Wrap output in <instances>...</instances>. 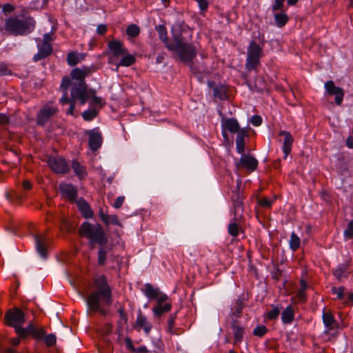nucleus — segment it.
<instances>
[{
    "instance_id": "obj_1",
    "label": "nucleus",
    "mask_w": 353,
    "mask_h": 353,
    "mask_svg": "<svg viewBox=\"0 0 353 353\" xmlns=\"http://www.w3.org/2000/svg\"><path fill=\"white\" fill-rule=\"evenodd\" d=\"M86 302L91 312L107 315L112 302L111 288H97L96 291L88 295Z\"/></svg>"
},
{
    "instance_id": "obj_2",
    "label": "nucleus",
    "mask_w": 353,
    "mask_h": 353,
    "mask_svg": "<svg viewBox=\"0 0 353 353\" xmlns=\"http://www.w3.org/2000/svg\"><path fill=\"white\" fill-rule=\"evenodd\" d=\"M168 49L174 52L179 59L188 65H189L196 56V46L186 41L181 32L176 31L173 32L172 45L168 46Z\"/></svg>"
},
{
    "instance_id": "obj_3",
    "label": "nucleus",
    "mask_w": 353,
    "mask_h": 353,
    "mask_svg": "<svg viewBox=\"0 0 353 353\" xmlns=\"http://www.w3.org/2000/svg\"><path fill=\"white\" fill-rule=\"evenodd\" d=\"M79 234L88 239V245L91 248H94L96 244L99 246H105L108 243L107 235L99 223L83 222L79 228Z\"/></svg>"
},
{
    "instance_id": "obj_4",
    "label": "nucleus",
    "mask_w": 353,
    "mask_h": 353,
    "mask_svg": "<svg viewBox=\"0 0 353 353\" xmlns=\"http://www.w3.org/2000/svg\"><path fill=\"white\" fill-rule=\"evenodd\" d=\"M35 27V21L30 17L27 16L23 19L18 17H11L6 19L4 29L8 34L14 36H21L31 32Z\"/></svg>"
},
{
    "instance_id": "obj_5",
    "label": "nucleus",
    "mask_w": 353,
    "mask_h": 353,
    "mask_svg": "<svg viewBox=\"0 0 353 353\" xmlns=\"http://www.w3.org/2000/svg\"><path fill=\"white\" fill-rule=\"evenodd\" d=\"M143 293L150 300H155L156 305L152 308L155 317L159 318L165 313L170 311L172 304L167 294L159 290V288H142Z\"/></svg>"
},
{
    "instance_id": "obj_6",
    "label": "nucleus",
    "mask_w": 353,
    "mask_h": 353,
    "mask_svg": "<svg viewBox=\"0 0 353 353\" xmlns=\"http://www.w3.org/2000/svg\"><path fill=\"white\" fill-rule=\"evenodd\" d=\"M71 77L78 80L79 83L74 85L71 90V95L74 99H79L80 103L83 105L89 99V93L87 90V85L84 81L83 72L80 68H75L70 73Z\"/></svg>"
},
{
    "instance_id": "obj_7",
    "label": "nucleus",
    "mask_w": 353,
    "mask_h": 353,
    "mask_svg": "<svg viewBox=\"0 0 353 353\" xmlns=\"http://www.w3.org/2000/svg\"><path fill=\"white\" fill-rule=\"evenodd\" d=\"M262 54V48L254 41H252L248 48V56L245 67L248 70L255 69L259 63V59Z\"/></svg>"
},
{
    "instance_id": "obj_8",
    "label": "nucleus",
    "mask_w": 353,
    "mask_h": 353,
    "mask_svg": "<svg viewBox=\"0 0 353 353\" xmlns=\"http://www.w3.org/2000/svg\"><path fill=\"white\" fill-rule=\"evenodd\" d=\"M5 321L9 326L15 328L16 332L17 333V329L22 327L21 325L25 320V315L22 310L15 307L9 310L5 315Z\"/></svg>"
},
{
    "instance_id": "obj_9",
    "label": "nucleus",
    "mask_w": 353,
    "mask_h": 353,
    "mask_svg": "<svg viewBox=\"0 0 353 353\" xmlns=\"http://www.w3.org/2000/svg\"><path fill=\"white\" fill-rule=\"evenodd\" d=\"M58 109L52 103H48L43 105L39 110L37 117V122L39 125H46L50 119L56 114Z\"/></svg>"
},
{
    "instance_id": "obj_10",
    "label": "nucleus",
    "mask_w": 353,
    "mask_h": 353,
    "mask_svg": "<svg viewBox=\"0 0 353 353\" xmlns=\"http://www.w3.org/2000/svg\"><path fill=\"white\" fill-rule=\"evenodd\" d=\"M110 55L108 58L109 63H114L117 58L121 54H126L128 50L123 47L122 43L118 40H113L108 43Z\"/></svg>"
},
{
    "instance_id": "obj_11",
    "label": "nucleus",
    "mask_w": 353,
    "mask_h": 353,
    "mask_svg": "<svg viewBox=\"0 0 353 353\" xmlns=\"http://www.w3.org/2000/svg\"><path fill=\"white\" fill-rule=\"evenodd\" d=\"M17 334L21 337H25L27 335H32L37 340L41 341L46 334V332L42 327H37L34 325L30 324L26 328L19 327L17 329Z\"/></svg>"
},
{
    "instance_id": "obj_12",
    "label": "nucleus",
    "mask_w": 353,
    "mask_h": 353,
    "mask_svg": "<svg viewBox=\"0 0 353 353\" xmlns=\"http://www.w3.org/2000/svg\"><path fill=\"white\" fill-rule=\"evenodd\" d=\"M48 165L54 172L58 174H65L70 170L66 161L60 156L49 159Z\"/></svg>"
},
{
    "instance_id": "obj_13",
    "label": "nucleus",
    "mask_w": 353,
    "mask_h": 353,
    "mask_svg": "<svg viewBox=\"0 0 353 353\" xmlns=\"http://www.w3.org/2000/svg\"><path fill=\"white\" fill-rule=\"evenodd\" d=\"M134 328L138 331L142 329L145 335H149L152 329V325L148 320L146 316H145L141 312H139L137 314Z\"/></svg>"
},
{
    "instance_id": "obj_14",
    "label": "nucleus",
    "mask_w": 353,
    "mask_h": 353,
    "mask_svg": "<svg viewBox=\"0 0 353 353\" xmlns=\"http://www.w3.org/2000/svg\"><path fill=\"white\" fill-rule=\"evenodd\" d=\"M325 88L329 95L335 96V103L337 105H341L344 97L343 90L339 87H336L332 81L325 82Z\"/></svg>"
},
{
    "instance_id": "obj_15",
    "label": "nucleus",
    "mask_w": 353,
    "mask_h": 353,
    "mask_svg": "<svg viewBox=\"0 0 353 353\" xmlns=\"http://www.w3.org/2000/svg\"><path fill=\"white\" fill-rule=\"evenodd\" d=\"M258 161L252 156L243 154L239 161L236 163L237 168H244L252 172L256 169Z\"/></svg>"
},
{
    "instance_id": "obj_16",
    "label": "nucleus",
    "mask_w": 353,
    "mask_h": 353,
    "mask_svg": "<svg viewBox=\"0 0 353 353\" xmlns=\"http://www.w3.org/2000/svg\"><path fill=\"white\" fill-rule=\"evenodd\" d=\"M89 135V147L92 151L97 150L102 143V137L100 132L94 130H90L88 133Z\"/></svg>"
},
{
    "instance_id": "obj_17",
    "label": "nucleus",
    "mask_w": 353,
    "mask_h": 353,
    "mask_svg": "<svg viewBox=\"0 0 353 353\" xmlns=\"http://www.w3.org/2000/svg\"><path fill=\"white\" fill-rule=\"evenodd\" d=\"M279 137H284V141L283 143V150L285 154V158L288 157V155L290 153L292 150V146L294 141L293 137L290 134V132L282 130L279 133Z\"/></svg>"
},
{
    "instance_id": "obj_18",
    "label": "nucleus",
    "mask_w": 353,
    "mask_h": 353,
    "mask_svg": "<svg viewBox=\"0 0 353 353\" xmlns=\"http://www.w3.org/2000/svg\"><path fill=\"white\" fill-rule=\"evenodd\" d=\"M59 188L61 194L70 201H73L77 199V190L71 184L61 183Z\"/></svg>"
},
{
    "instance_id": "obj_19",
    "label": "nucleus",
    "mask_w": 353,
    "mask_h": 353,
    "mask_svg": "<svg viewBox=\"0 0 353 353\" xmlns=\"http://www.w3.org/2000/svg\"><path fill=\"white\" fill-rule=\"evenodd\" d=\"M188 65L200 81H202V74H207L209 72L207 65L204 62L199 63L198 65H196L192 61Z\"/></svg>"
},
{
    "instance_id": "obj_20",
    "label": "nucleus",
    "mask_w": 353,
    "mask_h": 353,
    "mask_svg": "<svg viewBox=\"0 0 353 353\" xmlns=\"http://www.w3.org/2000/svg\"><path fill=\"white\" fill-rule=\"evenodd\" d=\"M350 263H344L338 265V267L333 270L334 276L339 281L347 279L350 273L349 270Z\"/></svg>"
},
{
    "instance_id": "obj_21",
    "label": "nucleus",
    "mask_w": 353,
    "mask_h": 353,
    "mask_svg": "<svg viewBox=\"0 0 353 353\" xmlns=\"http://www.w3.org/2000/svg\"><path fill=\"white\" fill-rule=\"evenodd\" d=\"M39 52L34 54L33 60L38 61L48 57L52 52L51 44L41 43L38 46Z\"/></svg>"
},
{
    "instance_id": "obj_22",
    "label": "nucleus",
    "mask_w": 353,
    "mask_h": 353,
    "mask_svg": "<svg viewBox=\"0 0 353 353\" xmlns=\"http://www.w3.org/2000/svg\"><path fill=\"white\" fill-rule=\"evenodd\" d=\"M76 203L83 217L85 219L92 218L94 215L93 211L85 199L80 198L77 200Z\"/></svg>"
},
{
    "instance_id": "obj_23",
    "label": "nucleus",
    "mask_w": 353,
    "mask_h": 353,
    "mask_svg": "<svg viewBox=\"0 0 353 353\" xmlns=\"http://www.w3.org/2000/svg\"><path fill=\"white\" fill-rule=\"evenodd\" d=\"M294 310L292 305H288L281 313V321L285 325L291 324L294 319Z\"/></svg>"
},
{
    "instance_id": "obj_24",
    "label": "nucleus",
    "mask_w": 353,
    "mask_h": 353,
    "mask_svg": "<svg viewBox=\"0 0 353 353\" xmlns=\"http://www.w3.org/2000/svg\"><path fill=\"white\" fill-rule=\"evenodd\" d=\"M34 238L37 252L43 258H46L48 253L44 237L43 236L34 235Z\"/></svg>"
},
{
    "instance_id": "obj_25",
    "label": "nucleus",
    "mask_w": 353,
    "mask_h": 353,
    "mask_svg": "<svg viewBox=\"0 0 353 353\" xmlns=\"http://www.w3.org/2000/svg\"><path fill=\"white\" fill-rule=\"evenodd\" d=\"M99 216L101 221L107 225L110 224H114L121 226V223L119 221L118 216L115 214H107L103 212L102 209H100Z\"/></svg>"
},
{
    "instance_id": "obj_26",
    "label": "nucleus",
    "mask_w": 353,
    "mask_h": 353,
    "mask_svg": "<svg viewBox=\"0 0 353 353\" xmlns=\"http://www.w3.org/2000/svg\"><path fill=\"white\" fill-rule=\"evenodd\" d=\"M71 85V79L68 77H64L62 79V81L61 83L60 89L63 91V95L60 99V103L62 105L67 104L69 102V98L68 97L67 89Z\"/></svg>"
},
{
    "instance_id": "obj_27",
    "label": "nucleus",
    "mask_w": 353,
    "mask_h": 353,
    "mask_svg": "<svg viewBox=\"0 0 353 353\" xmlns=\"http://www.w3.org/2000/svg\"><path fill=\"white\" fill-rule=\"evenodd\" d=\"M222 128L226 129L231 133L239 131V124L235 119H226L222 121Z\"/></svg>"
},
{
    "instance_id": "obj_28",
    "label": "nucleus",
    "mask_w": 353,
    "mask_h": 353,
    "mask_svg": "<svg viewBox=\"0 0 353 353\" xmlns=\"http://www.w3.org/2000/svg\"><path fill=\"white\" fill-rule=\"evenodd\" d=\"M123 57L121 59L119 62L114 61V65L117 67V70L120 66L129 67L135 63L136 58L134 55L129 54L128 52L126 54H122Z\"/></svg>"
},
{
    "instance_id": "obj_29",
    "label": "nucleus",
    "mask_w": 353,
    "mask_h": 353,
    "mask_svg": "<svg viewBox=\"0 0 353 353\" xmlns=\"http://www.w3.org/2000/svg\"><path fill=\"white\" fill-rule=\"evenodd\" d=\"M232 328L234 335V344L240 343L243 339L244 328L241 325H237L236 323H232Z\"/></svg>"
},
{
    "instance_id": "obj_30",
    "label": "nucleus",
    "mask_w": 353,
    "mask_h": 353,
    "mask_svg": "<svg viewBox=\"0 0 353 353\" xmlns=\"http://www.w3.org/2000/svg\"><path fill=\"white\" fill-rule=\"evenodd\" d=\"M323 322L325 327V332L334 329V324L336 323L334 316L330 312H323Z\"/></svg>"
},
{
    "instance_id": "obj_31",
    "label": "nucleus",
    "mask_w": 353,
    "mask_h": 353,
    "mask_svg": "<svg viewBox=\"0 0 353 353\" xmlns=\"http://www.w3.org/2000/svg\"><path fill=\"white\" fill-rule=\"evenodd\" d=\"M274 19L279 28L283 27L289 21V17L283 11L274 12Z\"/></svg>"
},
{
    "instance_id": "obj_32",
    "label": "nucleus",
    "mask_w": 353,
    "mask_h": 353,
    "mask_svg": "<svg viewBox=\"0 0 353 353\" xmlns=\"http://www.w3.org/2000/svg\"><path fill=\"white\" fill-rule=\"evenodd\" d=\"M156 30L158 32L160 39L162 41L167 48L168 46L172 45V42H169L167 34V30L164 25H159L157 26Z\"/></svg>"
},
{
    "instance_id": "obj_33",
    "label": "nucleus",
    "mask_w": 353,
    "mask_h": 353,
    "mask_svg": "<svg viewBox=\"0 0 353 353\" xmlns=\"http://www.w3.org/2000/svg\"><path fill=\"white\" fill-rule=\"evenodd\" d=\"M81 59H83V55L81 53L70 52L67 56V62L69 65H76Z\"/></svg>"
},
{
    "instance_id": "obj_34",
    "label": "nucleus",
    "mask_w": 353,
    "mask_h": 353,
    "mask_svg": "<svg viewBox=\"0 0 353 353\" xmlns=\"http://www.w3.org/2000/svg\"><path fill=\"white\" fill-rule=\"evenodd\" d=\"M72 168L80 179L84 178L86 174V170L84 166L81 165L78 161H73L72 163Z\"/></svg>"
},
{
    "instance_id": "obj_35",
    "label": "nucleus",
    "mask_w": 353,
    "mask_h": 353,
    "mask_svg": "<svg viewBox=\"0 0 353 353\" xmlns=\"http://www.w3.org/2000/svg\"><path fill=\"white\" fill-rule=\"evenodd\" d=\"M281 308H282V306L280 304L273 306L271 310H268L265 313V317L268 320H271V321L276 319L280 314V310Z\"/></svg>"
},
{
    "instance_id": "obj_36",
    "label": "nucleus",
    "mask_w": 353,
    "mask_h": 353,
    "mask_svg": "<svg viewBox=\"0 0 353 353\" xmlns=\"http://www.w3.org/2000/svg\"><path fill=\"white\" fill-rule=\"evenodd\" d=\"M226 91V88L221 85L212 88L213 96L221 100L225 99L227 97Z\"/></svg>"
},
{
    "instance_id": "obj_37",
    "label": "nucleus",
    "mask_w": 353,
    "mask_h": 353,
    "mask_svg": "<svg viewBox=\"0 0 353 353\" xmlns=\"http://www.w3.org/2000/svg\"><path fill=\"white\" fill-rule=\"evenodd\" d=\"M306 288H299L296 294L292 299L294 303H304L306 301Z\"/></svg>"
},
{
    "instance_id": "obj_38",
    "label": "nucleus",
    "mask_w": 353,
    "mask_h": 353,
    "mask_svg": "<svg viewBox=\"0 0 353 353\" xmlns=\"http://www.w3.org/2000/svg\"><path fill=\"white\" fill-rule=\"evenodd\" d=\"M177 313L171 314L168 320L167 331L170 334H175L176 332L174 330L175 321L176 319Z\"/></svg>"
},
{
    "instance_id": "obj_39",
    "label": "nucleus",
    "mask_w": 353,
    "mask_h": 353,
    "mask_svg": "<svg viewBox=\"0 0 353 353\" xmlns=\"http://www.w3.org/2000/svg\"><path fill=\"white\" fill-rule=\"evenodd\" d=\"M100 249L98 252V263L100 265H103L105 263L108 254V250L105 246H99Z\"/></svg>"
},
{
    "instance_id": "obj_40",
    "label": "nucleus",
    "mask_w": 353,
    "mask_h": 353,
    "mask_svg": "<svg viewBox=\"0 0 353 353\" xmlns=\"http://www.w3.org/2000/svg\"><path fill=\"white\" fill-rule=\"evenodd\" d=\"M299 246L300 239L294 232H292L290 236V247L293 251H296Z\"/></svg>"
},
{
    "instance_id": "obj_41",
    "label": "nucleus",
    "mask_w": 353,
    "mask_h": 353,
    "mask_svg": "<svg viewBox=\"0 0 353 353\" xmlns=\"http://www.w3.org/2000/svg\"><path fill=\"white\" fill-rule=\"evenodd\" d=\"M98 114V111L94 108L84 111L82 113V117L84 120L89 121L94 119Z\"/></svg>"
},
{
    "instance_id": "obj_42",
    "label": "nucleus",
    "mask_w": 353,
    "mask_h": 353,
    "mask_svg": "<svg viewBox=\"0 0 353 353\" xmlns=\"http://www.w3.org/2000/svg\"><path fill=\"white\" fill-rule=\"evenodd\" d=\"M126 33L131 37H137L140 33L139 28L135 24L128 26L126 29Z\"/></svg>"
},
{
    "instance_id": "obj_43",
    "label": "nucleus",
    "mask_w": 353,
    "mask_h": 353,
    "mask_svg": "<svg viewBox=\"0 0 353 353\" xmlns=\"http://www.w3.org/2000/svg\"><path fill=\"white\" fill-rule=\"evenodd\" d=\"M243 307V300L241 298H239L234 303L232 309L233 310V314L235 315H239L242 312Z\"/></svg>"
},
{
    "instance_id": "obj_44",
    "label": "nucleus",
    "mask_w": 353,
    "mask_h": 353,
    "mask_svg": "<svg viewBox=\"0 0 353 353\" xmlns=\"http://www.w3.org/2000/svg\"><path fill=\"white\" fill-rule=\"evenodd\" d=\"M41 341H43L45 344L48 347H52L54 345H55L56 341H57V338L54 334H49L48 335L45 334Z\"/></svg>"
},
{
    "instance_id": "obj_45",
    "label": "nucleus",
    "mask_w": 353,
    "mask_h": 353,
    "mask_svg": "<svg viewBox=\"0 0 353 353\" xmlns=\"http://www.w3.org/2000/svg\"><path fill=\"white\" fill-rule=\"evenodd\" d=\"M268 332V328L265 325L256 326L253 330V334L259 337H263Z\"/></svg>"
},
{
    "instance_id": "obj_46",
    "label": "nucleus",
    "mask_w": 353,
    "mask_h": 353,
    "mask_svg": "<svg viewBox=\"0 0 353 353\" xmlns=\"http://www.w3.org/2000/svg\"><path fill=\"white\" fill-rule=\"evenodd\" d=\"M239 225L236 223H230L228 225V232L231 236L234 237L237 236L239 234Z\"/></svg>"
},
{
    "instance_id": "obj_47",
    "label": "nucleus",
    "mask_w": 353,
    "mask_h": 353,
    "mask_svg": "<svg viewBox=\"0 0 353 353\" xmlns=\"http://www.w3.org/2000/svg\"><path fill=\"white\" fill-rule=\"evenodd\" d=\"M344 236L347 239L353 238V220L349 222L347 228L345 230Z\"/></svg>"
},
{
    "instance_id": "obj_48",
    "label": "nucleus",
    "mask_w": 353,
    "mask_h": 353,
    "mask_svg": "<svg viewBox=\"0 0 353 353\" xmlns=\"http://www.w3.org/2000/svg\"><path fill=\"white\" fill-rule=\"evenodd\" d=\"M94 281L96 287H108L106 279L103 275L97 276Z\"/></svg>"
},
{
    "instance_id": "obj_49",
    "label": "nucleus",
    "mask_w": 353,
    "mask_h": 353,
    "mask_svg": "<svg viewBox=\"0 0 353 353\" xmlns=\"http://www.w3.org/2000/svg\"><path fill=\"white\" fill-rule=\"evenodd\" d=\"M234 214L236 215L239 212L242 211V201L240 199L239 195H236V199L234 200Z\"/></svg>"
},
{
    "instance_id": "obj_50",
    "label": "nucleus",
    "mask_w": 353,
    "mask_h": 353,
    "mask_svg": "<svg viewBox=\"0 0 353 353\" xmlns=\"http://www.w3.org/2000/svg\"><path fill=\"white\" fill-rule=\"evenodd\" d=\"M88 92L89 93V98L90 97H92V99L93 100V102L95 103V104H98V105H100L101 106H103V99L101 97H97L94 95V93H95V90H90L89 92L88 91Z\"/></svg>"
},
{
    "instance_id": "obj_51",
    "label": "nucleus",
    "mask_w": 353,
    "mask_h": 353,
    "mask_svg": "<svg viewBox=\"0 0 353 353\" xmlns=\"http://www.w3.org/2000/svg\"><path fill=\"white\" fill-rule=\"evenodd\" d=\"M285 0H274V3L272 6V11L273 12L280 11L283 7Z\"/></svg>"
},
{
    "instance_id": "obj_52",
    "label": "nucleus",
    "mask_w": 353,
    "mask_h": 353,
    "mask_svg": "<svg viewBox=\"0 0 353 353\" xmlns=\"http://www.w3.org/2000/svg\"><path fill=\"white\" fill-rule=\"evenodd\" d=\"M236 150L239 154H244L245 141L244 139H236Z\"/></svg>"
},
{
    "instance_id": "obj_53",
    "label": "nucleus",
    "mask_w": 353,
    "mask_h": 353,
    "mask_svg": "<svg viewBox=\"0 0 353 353\" xmlns=\"http://www.w3.org/2000/svg\"><path fill=\"white\" fill-rule=\"evenodd\" d=\"M332 293L336 295V299L343 300L345 297L344 288H332Z\"/></svg>"
},
{
    "instance_id": "obj_54",
    "label": "nucleus",
    "mask_w": 353,
    "mask_h": 353,
    "mask_svg": "<svg viewBox=\"0 0 353 353\" xmlns=\"http://www.w3.org/2000/svg\"><path fill=\"white\" fill-rule=\"evenodd\" d=\"M112 331V325L109 323H105L101 329V332L103 335H108Z\"/></svg>"
},
{
    "instance_id": "obj_55",
    "label": "nucleus",
    "mask_w": 353,
    "mask_h": 353,
    "mask_svg": "<svg viewBox=\"0 0 353 353\" xmlns=\"http://www.w3.org/2000/svg\"><path fill=\"white\" fill-rule=\"evenodd\" d=\"M259 203L263 208H269L272 206V201L267 197H263L259 199Z\"/></svg>"
},
{
    "instance_id": "obj_56",
    "label": "nucleus",
    "mask_w": 353,
    "mask_h": 353,
    "mask_svg": "<svg viewBox=\"0 0 353 353\" xmlns=\"http://www.w3.org/2000/svg\"><path fill=\"white\" fill-rule=\"evenodd\" d=\"M77 100H79V99H74L71 96V99H69V102L68 103H70V107L68 110H67V114H73V112L75 107V101Z\"/></svg>"
},
{
    "instance_id": "obj_57",
    "label": "nucleus",
    "mask_w": 353,
    "mask_h": 353,
    "mask_svg": "<svg viewBox=\"0 0 353 353\" xmlns=\"http://www.w3.org/2000/svg\"><path fill=\"white\" fill-rule=\"evenodd\" d=\"M236 133H237L236 139L240 138V139H244L245 137L248 136L249 131L246 128H239V131L236 132Z\"/></svg>"
},
{
    "instance_id": "obj_58",
    "label": "nucleus",
    "mask_w": 353,
    "mask_h": 353,
    "mask_svg": "<svg viewBox=\"0 0 353 353\" xmlns=\"http://www.w3.org/2000/svg\"><path fill=\"white\" fill-rule=\"evenodd\" d=\"M118 313H119V319H121V320L124 322H128V315L125 312L123 307H120L119 308Z\"/></svg>"
},
{
    "instance_id": "obj_59",
    "label": "nucleus",
    "mask_w": 353,
    "mask_h": 353,
    "mask_svg": "<svg viewBox=\"0 0 353 353\" xmlns=\"http://www.w3.org/2000/svg\"><path fill=\"white\" fill-rule=\"evenodd\" d=\"M251 123L255 125V126H259L262 123V119L260 116L259 115H254L252 118H251V120H250Z\"/></svg>"
},
{
    "instance_id": "obj_60",
    "label": "nucleus",
    "mask_w": 353,
    "mask_h": 353,
    "mask_svg": "<svg viewBox=\"0 0 353 353\" xmlns=\"http://www.w3.org/2000/svg\"><path fill=\"white\" fill-rule=\"evenodd\" d=\"M14 10V6L10 3H5L2 6V10L4 13H10Z\"/></svg>"
},
{
    "instance_id": "obj_61",
    "label": "nucleus",
    "mask_w": 353,
    "mask_h": 353,
    "mask_svg": "<svg viewBox=\"0 0 353 353\" xmlns=\"http://www.w3.org/2000/svg\"><path fill=\"white\" fill-rule=\"evenodd\" d=\"M125 197L123 196H118L114 203V207L117 209L120 208L124 201Z\"/></svg>"
},
{
    "instance_id": "obj_62",
    "label": "nucleus",
    "mask_w": 353,
    "mask_h": 353,
    "mask_svg": "<svg viewBox=\"0 0 353 353\" xmlns=\"http://www.w3.org/2000/svg\"><path fill=\"white\" fill-rule=\"evenodd\" d=\"M125 342L126 347L128 350L132 351V352H134L136 348L134 347L132 341L131 340L130 338H128V337L126 338L125 339Z\"/></svg>"
},
{
    "instance_id": "obj_63",
    "label": "nucleus",
    "mask_w": 353,
    "mask_h": 353,
    "mask_svg": "<svg viewBox=\"0 0 353 353\" xmlns=\"http://www.w3.org/2000/svg\"><path fill=\"white\" fill-rule=\"evenodd\" d=\"M195 1L198 3L200 8L202 10H205L208 8V0H195Z\"/></svg>"
},
{
    "instance_id": "obj_64",
    "label": "nucleus",
    "mask_w": 353,
    "mask_h": 353,
    "mask_svg": "<svg viewBox=\"0 0 353 353\" xmlns=\"http://www.w3.org/2000/svg\"><path fill=\"white\" fill-rule=\"evenodd\" d=\"M283 272L281 270L276 268L274 272H272V279L275 280H279L282 277Z\"/></svg>"
}]
</instances>
